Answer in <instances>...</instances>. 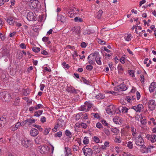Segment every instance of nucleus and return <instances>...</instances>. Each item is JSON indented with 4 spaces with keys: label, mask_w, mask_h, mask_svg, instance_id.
<instances>
[{
    "label": "nucleus",
    "mask_w": 156,
    "mask_h": 156,
    "mask_svg": "<svg viewBox=\"0 0 156 156\" xmlns=\"http://www.w3.org/2000/svg\"><path fill=\"white\" fill-rule=\"evenodd\" d=\"M135 143L136 145L142 149H145L146 146L144 145V142L141 135H139L137 137H134Z\"/></svg>",
    "instance_id": "nucleus-1"
},
{
    "label": "nucleus",
    "mask_w": 156,
    "mask_h": 156,
    "mask_svg": "<svg viewBox=\"0 0 156 156\" xmlns=\"http://www.w3.org/2000/svg\"><path fill=\"white\" fill-rule=\"evenodd\" d=\"M0 98L3 101L9 102L11 99V95L6 91L0 92Z\"/></svg>",
    "instance_id": "nucleus-2"
},
{
    "label": "nucleus",
    "mask_w": 156,
    "mask_h": 156,
    "mask_svg": "<svg viewBox=\"0 0 156 156\" xmlns=\"http://www.w3.org/2000/svg\"><path fill=\"white\" fill-rule=\"evenodd\" d=\"M99 55L98 53H94L90 54L87 58L88 62L89 64L91 65L95 64V59L96 58V56Z\"/></svg>",
    "instance_id": "nucleus-3"
},
{
    "label": "nucleus",
    "mask_w": 156,
    "mask_h": 156,
    "mask_svg": "<svg viewBox=\"0 0 156 156\" xmlns=\"http://www.w3.org/2000/svg\"><path fill=\"white\" fill-rule=\"evenodd\" d=\"M38 150H39L40 153L42 154H46L47 153L49 150L48 147L47 145L40 146L37 147Z\"/></svg>",
    "instance_id": "nucleus-4"
},
{
    "label": "nucleus",
    "mask_w": 156,
    "mask_h": 156,
    "mask_svg": "<svg viewBox=\"0 0 156 156\" xmlns=\"http://www.w3.org/2000/svg\"><path fill=\"white\" fill-rule=\"evenodd\" d=\"M36 15L35 13L31 12H29L27 15V18L29 21L36 20Z\"/></svg>",
    "instance_id": "nucleus-5"
},
{
    "label": "nucleus",
    "mask_w": 156,
    "mask_h": 156,
    "mask_svg": "<svg viewBox=\"0 0 156 156\" xmlns=\"http://www.w3.org/2000/svg\"><path fill=\"white\" fill-rule=\"evenodd\" d=\"M21 144L24 147L27 148H30L32 147V145L31 141L28 140H22Z\"/></svg>",
    "instance_id": "nucleus-6"
},
{
    "label": "nucleus",
    "mask_w": 156,
    "mask_h": 156,
    "mask_svg": "<svg viewBox=\"0 0 156 156\" xmlns=\"http://www.w3.org/2000/svg\"><path fill=\"white\" fill-rule=\"evenodd\" d=\"M83 150L85 156H92L93 151L92 150L89 148H83Z\"/></svg>",
    "instance_id": "nucleus-7"
},
{
    "label": "nucleus",
    "mask_w": 156,
    "mask_h": 156,
    "mask_svg": "<svg viewBox=\"0 0 156 156\" xmlns=\"http://www.w3.org/2000/svg\"><path fill=\"white\" fill-rule=\"evenodd\" d=\"M127 87L124 84H121L115 88V90L119 91H125L127 90Z\"/></svg>",
    "instance_id": "nucleus-8"
},
{
    "label": "nucleus",
    "mask_w": 156,
    "mask_h": 156,
    "mask_svg": "<svg viewBox=\"0 0 156 156\" xmlns=\"http://www.w3.org/2000/svg\"><path fill=\"white\" fill-rule=\"evenodd\" d=\"M148 107L151 111H153L155 108L156 105L154 100H151L148 102Z\"/></svg>",
    "instance_id": "nucleus-9"
},
{
    "label": "nucleus",
    "mask_w": 156,
    "mask_h": 156,
    "mask_svg": "<svg viewBox=\"0 0 156 156\" xmlns=\"http://www.w3.org/2000/svg\"><path fill=\"white\" fill-rule=\"evenodd\" d=\"M66 14L70 18H73L76 15V13L74 12V8L71 7L69 10L67 11Z\"/></svg>",
    "instance_id": "nucleus-10"
},
{
    "label": "nucleus",
    "mask_w": 156,
    "mask_h": 156,
    "mask_svg": "<svg viewBox=\"0 0 156 156\" xmlns=\"http://www.w3.org/2000/svg\"><path fill=\"white\" fill-rule=\"evenodd\" d=\"M66 90L67 92L70 93H76V90L71 85L67 86L66 87Z\"/></svg>",
    "instance_id": "nucleus-11"
},
{
    "label": "nucleus",
    "mask_w": 156,
    "mask_h": 156,
    "mask_svg": "<svg viewBox=\"0 0 156 156\" xmlns=\"http://www.w3.org/2000/svg\"><path fill=\"white\" fill-rule=\"evenodd\" d=\"M114 111V106L113 105H110L106 109L107 113L109 115H112Z\"/></svg>",
    "instance_id": "nucleus-12"
},
{
    "label": "nucleus",
    "mask_w": 156,
    "mask_h": 156,
    "mask_svg": "<svg viewBox=\"0 0 156 156\" xmlns=\"http://www.w3.org/2000/svg\"><path fill=\"white\" fill-rule=\"evenodd\" d=\"M143 108V106L141 104H139L136 106H133L131 108L134 110L136 112H139L142 111Z\"/></svg>",
    "instance_id": "nucleus-13"
},
{
    "label": "nucleus",
    "mask_w": 156,
    "mask_h": 156,
    "mask_svg": "<svg viewBox=\"0 0 156 156\" xmlns=\"http://www.w3.org/2000/svg\"><path fill=\"white\" fill-rule=\"evenodd\" d=\"M30 133L31 136H36L39 133L38 130L34 128H32L30 130Z\"/></svg>",
    "instance_id": "nucleus-14"
},
{
    "label": "nucleus",
    "mask_w": 156,
    "mask_h": 156,
    "mask_svg": "<svg viewBox=\"0 0 156 156\" xmlns=\"http://www.w3.org/2000/svg\"><path fill=\"white\" fill-rule=\"evenodd\" d=\"M84 104L85 105L86 108H87L86 112L88 111L93 106V104L89 101H86L84 103Z\"/></svg>",
    "instance_id": "nucleus-15"
},
{
    "label": "nucleus",
    "mask_w": 156,
    "mask_h": 156,
    "mask_svg": "<svg viewBox=\"0 0 156 156\" xmlns=\"http://www.w3.org/2000/svg\"><path fill=\"white\" fill-rule=\"evenodd\" d=\"M39 2L37 0H34L31 3L30 5L32 6L34 9L37 8Z\"/></svg>",
    "instance_id": "nucleus-16"
},
{
    "label": "nucleus",
    "mask_w": 156,
    "mask_h": 156,
    "mask_svg": "<svg viewBox=\"0 0 156 156\" xmlns=\"http://www.w3.org/2000/svg\"><path fill=\"white\" fill-rule=\"evenodd\" d=\"M6 123V118L5 117L0 118V127H3Z\"/></svg>",
    "instance_id": "nucleus-17"
},
{
    "label": "nucleus",
    "mask_w": 156,
    "mask_h": 156,
    "mask_svg": "<svg viewBox=\"0 0 156 156\" xmlns=\"http://www.w3.org/2000/svg\"><path fill=\"white\" fill-rule=\"evenodd\" d=\"M57 19L58 21H60L61 22L64 23L66 21V18L65 16L60 14L58 15Z\"/></svg>",
    "instance_id": "nucleus-18"
},
{
    "label": "nucleus",
    "mask_w": 156,
    "mask_h": 156,
    "mask_svg": "<svg viewBox=\"0 0 156 156\" xmlns=\"http://www.w3.org/2000/svg\"><path fill=\"white\" fill-rule=\"evenodd\" d=\"M27 122V125L30 126L33 123L35 122V120L34 119H27L26 120Z\"/></svg>",
    "instance_id": "nucleus-19"
},
{
    "label": "nucleus",
    "mask_w": 156,
    "mask_h": 156,
    "mask_svg": "<svg viewBox=\"0 0 156 156\" xmlns=\"http://www.w3.org/2000/svg\"><path fill=\"white\" fill-rule=\"evenodd\" d=\"M93 151L97 153H98L101 151V148L98 145L94 146L93 147Z\"/></svg>",
    "instance_id": "nucleus-20"
},
{
    "label": "nucleus",
    "mask_w": 156,
    "mask_h": 156,
    "mask_svg": "<svg viewBox=\"0 0 156 156\" xmlns=\"http://www.w3.org/2000/svg\"><path fill=\"white\" fill-rule=\"evenodd\" d=\"M155 83L153 82L152 83L149 88V91L150 92H153L155 89Z\"/></svg>",
    "instance_id": "nucleus-21"
},
{
    "label": "nucleus",
    "mask_w": 156,
    "mask_h": 156,
    "mask_svg": "<svg viewBox=\"0 0 156 156\" xmlns=\"http://www.w3.org/2000/svg\"><path fill=\"white\" fill-rule=\"evenodd\" d=\"M78 116H81L84 119H88V115L86 113H79L76 115V117Z\"/></svg>",
    "instance_id": "nucleus-22"
},
{
    "label": "nucleus",
    "mask_w": 156,
    "mask_h": 156,
    "mask_svg": "<svg viewBox=\"0 0 156 156\" xmlns=\"http://www.w3.org/2000/svg\"><path fill=\"white\" fill-rule=\"evenodd\" d=\"M80 27H74L73 29V31L75 32V33L77 34L80 33Z\"/></svg>",
    "instance_id": "nucleus-23"
},
{
    "label": "nucleus",
    "mask_w": 156,
    "mask_h": 156,
    "mask_svg": "<svg viewBox=\"0 0 156 156\" xmlns=\"http://www.w3.org/2000/svg\"><path fill=\"white\" fill-rule=\"evenodd\" d=\"M99 55H97L96 56V58H95V61L96 63L98 65H101V58L99 57Z\"/></svg>",
    "instance_id": "nucleus-24"
},
{
    "label": "nucleus",
    "mask_w": 156,
    "mask_h": 156,
    "mask_svg": "<svg viewBox=\"0 0 156 156\" xmlns=\"http://www.w3.org/2000/svg\"><path fill=\"white\" fill-rule=\"evenodd\" d=\"M111 131L113 133L114 135H117L119 133V130L117 128H112L111 129Z\"/></svg>",
    "instance_id": "nucleus-25"
},
{
    "label": "nucleus",
    "mask_w": 156,
    "mask_h": 156,
    "mask_svg": "<svg viewBox=\"0 0 156 156\" xmlns=\"http://www.w3.org/2000/svg\"><path fill=\"white\" fill-rule=\"evenodd\" d=\"M95 98L97 99L98 100L102 99L105 98V95L103 94L100 93L98 95H96Z\"/></svg>",
    "instance_id": "nucleus-26"
},
{
    "label": "nucleus",
    "mask_w": 156,
    "mask_h": 156,
    "mask_svg": "<svg viewBox=\"0 0 156 156\" xmlns=\"http://www.w3.org/2000/svg\"><path fill=\"white\" fill-rule=\"evenodd\" d=\"M103 13V12L101 10H99L96 13V17L98 19H100Z\"/></svg>",
    "instance_id": "nucleus-27"
},
{
    "label": "nucleus",
    "mask_w": 156,
    "mask_h": 156,
    "mask_svg": "<svg viewBox=\"0 0 156 156\" xmlns=\"http://www.w3.org/2000/svg\"><path fill=\"white\" fill-rule=\"evenodd\" d=\"M114 141L116 143L119 144L121 142L122 140L120 136H116L114 139Z\"/></svg>",
    "instance_id": "nucleus-28"
},
{
    "label": "nucleus",
    "mask_w": 156,
    "mask_h": 156,
    "mask_svg": "<svg viewBox=\"0 0 156 156\" xmlns=\"http://www.w3.org/2000/svg\"><path fill=\"white\" fill-rule=\"evenodd\" d=\"M132 38V36L130 34H128L124 37L125 40L127 41H130Z\"/></svg>",
    "instance_id": "nucleus-29"
},
{
    "label": "nucleus",
    "mask_w": 156,
    "mask_h": 156,
    "mask_svg": "<svg viewBox=\"0 0 156 156\" xmlns=\"http://www.w3.org/2000/svg\"><path fill=\"white\" fill-rule=\"evenodd\" d=\"M20 122H17L15 125V126L12 127H11L12 129L11 130L12 131H15L17 129L18 127L20 126Z\"/></svg>",
    "instance_id": "nucleus-30"
},
{
    "label": "nucleus",
    "mask_w": 156,
    "mask_h": 156,
    "mask_svg": "<svg viewBox=\"0 0 156 156\" xmlns=\"http://www.w3.org/2000/svg\"><path fill=\"white\" fill-rule=\"evenodd\" d=\"M65 133L69 138H71V137L72 133L69 130H66L65 132Z\"/></svg>",
    "instance_id": "nucleus-31"
},
{
    "label": "nucleus",
    "mask_w": 156,
    "mask_h": 156,
    "mask_svg": "<svg viewBox=\"0 0 156 156\" xmlns=\"http://www.w3.org/2000/svg\"><path fill=\"white\" fill-rule=\"evenodd\" d=\"M35 143L37 144H39L42 141L41 137L38 136L34 140Z\"/></svg>",
    "instance_id": "nucleus-32"
},
{
    "label": "nucleus",
    "mask_w": 156,
    "mask_h": 156,
    "mask_svg": "<svg viewBox=\"0 0 156 156\" xmlns=\"http://www.w3.org/2000/svg\"><path fill=\"white\" fill-rule=\"evenodd\" d=\"M42 112L43 111L42 110L37 111L35 112L34 116L39 117L42 114Z\"/></svg>",
    "instance_id": "nucleus-33"
},
{
    "label": "nucleus",
    "mask_w": 156,
    "mask_h": 156,
    "mask_svg": "<svg viewBox=\"0 0 156 156\" xmlns=\"http://www.w3.org/2000/svg\"><path fill=\"white\" fill-rule=\"evenodd\" d=\"M119 73H122L123 71V69L122 68V65L119 64L117 67Z\"/></svg>",
    "instance_id": "nucleus-34"
},
{
    "label": "nucleus",
    "mask_w": 156,
    "mask_h": 156,
    "mask_svg": "<svg viewBox=\"0 0 156 156\" xmlns=\"http://www.w3.org/2000/svg\"><path fill=\"white\" fill-rule=\"evenodd\" d=\"M66 151V153L67 156H68L69 155H71V149L68 147H65Z\"/></svg>",
    "instance_id": "nucleus-35"
},
{
    "label": "nucleus",
    "mask_w": 156,
    "mask_h": 156,
    "mask_svg": "<svg viewBox=\"0 0 156 156\" xmlns=\"http://www.w3.org/2000/svg\"><path fill=\"white\" fill-rule=\"evenodd\" d=\"M147 138L149 140H150L152 143H154V142L153 138H152L151 135L147 134L146 136Z\"/></svg>",
    "instance_id": "nucleus-36"
},
{
    "label": "nucleus",
    "mask_w": 156,
    "mask_h": 156,
    "mask_svg": "<svg viewBox=\"0 0 156 156\" xmlns=\"http://www.w3.org/2000/svg\"><path fill=\"white\" fill-rule=\"evenodd\" d=\"M131 130L133 136H134L136 134V129L133 127H131Z\"/></svg>",
    "instance_id": "nucleus-37"
},
{
    "label": "nucleus",
    "mask_w": 156,
    "mask_h": 156,
    "mask_svg": "<svg viewBox=\"0 0 156 156\" xmlns=\"http://www.w3.org/2000/svg\"><path fill=\"white\" fill-rule=\"evenodd\" d=\"M20 98L19 97L17 98L15 100L14 102L13 103L14 105H19L20 102Z\"/></svg>",
    "instance_id": "nucleus-38"
},
{
    "label": "nucleus",
    "mask_w": 156,
    "mask_h": 156,
    "mask_svg": "<svg viewBox=\"0 0 156 156\" xmlns=\"http://www.w3.org/2000/svg\"><path fill=\"white\" fill-rule=\"evenodd\" d=\"M127 146L130 149H132L133 148V142L131 141H129L127 143Z\"/></svg>",
    "instance_id": "nucleus-39"
},
{
    "label": "nucleus",
    "mask_w": 156,
    "mask_h": 156,
    "mask_svg": "<svg viewBox=\"0 0 156 156\" xmlns=\"http://www.w3.org/2000/svg\"><path fill=\"white\" fill-rule=\"evenodd\" d=\"M32 50L35 52H38L40 51L41 49L38 47H34L32 48Z\"/></svg>",
    "instance_id": "nucleus-40"
},
{
    "label": "nucleus",
    "mask_w": 156,
    "mask_h": 156,
    "mask_svg": "<svg viewBox=\"0 0 156 156\" xmlns=\"http://www.w3.org/2000/svg\"><path fill=\"white\" fill-rule=\"evenodd\" d=\"M62 135V133L61 131H59L55 133V137H60Z\"/></svg>",
    "instance_id": "nucleus-41"
},
{
    "label": "nucleus",
    "mask_w": 156,
    "mask_h": 156,
    "mask_svg": "<svg viewBox=\"0 0 156 156\" xmlns=\"http://www.w3.org/2000/svg\"><path fill=\"white\" fill-rule=\"evenodd\" d=\"M50 129L51 128H45L44 132V134L45 135H47L49 133Z\"/></svg>",
    "instance_id": "nucleus-42"
},
{
    "label": "nucleus",
    "mask_w": 156,
    "mask_h": 156,
    "mask_svg": "<svg viewBox=\"0 0 156 156\" xmlns=\"http://www.w3.org/2000/svg\"><path fill=\"white\" fill-rule=\"evenodd\" d=\"M128 108L126 107H122L121 109L122 112L123 113H125L127 112Z\"/></svg>",
    "instance_id": "nucleus-43"
},
{
    "label": "nucleus",
    "mask_w": 156,
    "mask_h": 156,
    "mask_svg": "<svg viewBox=\"0 0 156 156\" xmlns=\"http://www.w3.org/2000/svg\"><path fill=\"white\" fill-rule=\"evenodd\" d=\"M33 126L34 127L37 128L40 131H42L43 130L42 128L41 127V126L39 125L34 124L33 125Z\"/></svg>",
    "instance_id": "nucleus-44"
},
{
    "label": "nucleus",
    "mask_w": 156,
    "mask_h": 156,
    "mask_svg": "<svg viewBox=\"0 0 156 156\" xmlns=\"http://www.w3.org/2000/svg\"><path fill=\"white\" fill-rule=\"evenodd\" d=\"M62 65L65 68L69 69L70 66L68 64H67L65 62H63L62 63Z\"/></svg>",
    "instance_id": "nucleus-45"
},
{
    "label": "nucleus",
    "mask_w": 156,
    "mask_h": 156,
    "mask_svg": "<svg viewBox=\"0 0 156 156\" xmlns=\"http://www.w3.org/2000/svg\"><path fill=\"white\" fill-rule=\"evenodd\" d=\"M102 124L104 126H107L108 128L109 127V126H108V123H107L106 121L104 119L102 120L101 121Z\"/></svg>",
    "instance_id": "nucleus-46"
},
{
    "label": "nucleus",
    "mask_w": 156,
    "mask_h": 156,
    "mask_svg": "<svg viewBox=\"0 0 156 156\" xmlns=\"http://www.w3.org/2000/svg\"><path fill=\"white\" fill-rule=\"evenodd\" d=\"M93 69V66L91 64L87 65L86 66V69L89 71H91Z\"/></svg>",
    "instance_id": "nucleus-47"
},
{
    "label": "nucleus",
    "mask_w": 156,
    "mask_h": 156,
    "mask_svg": "<svg viewBox=\"0 0 156 156\" xmlns=\"http://www.w3.org/2000/svg\"><path fill=\"white\" fill-rule=\"evenodd\" d=\"M17 58L19 59H21L23 57V54L20 51V52H17Z\"/></svg>",
    "instance_id": "nucleus-48"
},
{
    "label": "nucleus",
    "mask_w": 156,
    "mask_h": 156,
    "mask_svg": "<svg viewBox=\"0 0 156 156\" xmlns=\"http://www.w3.org/2000/svg\"><path fill=\"white\" fill-rule=\"evenodd\" d=\"M79 110L81 111H85L86 112V108L85 105H81L80 108Z\"/></svg>",
    "instance_id": "nucleus-49"
},
{
    "label": "nucleus",
    "mask_w": 156,
    "mask_h": 156,
    "mask_svg": "<svg viewBox=\"0 0 156 156\" xmlns=\"http://www.w3.org/2000/svg\"><path fill=\"white\" fill-rule=\"evenodd\" d=\"M104 132L108 136L110 135V132L109 130L106 128L104 129Z\"/></svg>",
    "instance_id": "nucleus-50"
},
{
    "label": "nucleus",
    "mask_w": 156,
    "mask_h": 156,
    "mask_svg": "<svg viewBox=\"0 0 156 156\" xmlns=\"http://www.w3.org/2000/svg\"><path fill=\"white\" fill-rule=\"evenodd\" d=\"M83 142L84 144H87L88 143L89 140L87 137H85L83 140Z\"/></svg>",
    "instance_id": "nucleus-51"
},
{
    "label": "nucleus",
    "mask_w": 156,
    "mask_h": 156,
    "mask_svg": "<svg viewBox=\"0 0 156 156\" xmlns=\"http://www.w3.org/2000/svg\"><path fill=\"white\" fill-rule=\"evenodd\" d=\"M74 20L76 22H81L83 21V20L82 19L79 18L78 17H76L75 18Z\"/></svg>",
    "instance_id": "nucleus-52"
},
{
    "label": "nucleus",
    "mask_w": 156,
    "mask_h": 156,
    "mask_svg": "<svg viewBox=\"0 0 156 156\" xmlns=\"http://www.w3.org/2000/svg\"><path fill=\"white\" fill-rule=\"evenodd\" d=\"M43 105L41 104H39L34 107L35 110H37L41 107H43Z\"/></svg>",
    "instance_id": "nucleus-53"
},
{
    "label": "nucleus",
    "mask_w": 156,
    "mask_h": 156,
    "mask_svg": "<svg viewBox=\"0 0 156 156\" xmlns=\"http://www.w3.org/2000/svg\"><path fill=\"white\" fill-rule=\"evenodd\" d=\"M81 81H83V82L85 83H86L87 84H88L89 83V81L88 80H87L84 77L82 78L81 80Z\"/></svg>",
    "instance_id": "nucleus-54"
},
{
    "label": "nucleus",
    "mask_w": 156,
    "mask_h": 156,
    "mask_svg": "<svg viewBox=\"0 0 156 156\" xmlns=\"http://www.w3.org/2000/svg\"><path fill=\"white\" fill-rule=\"evenodd\" d=\"M93 140L94 141L97 143H99L100 140L99 138L96 136H94L93 137Z\"/></svg>",
    "instance_id": "nucleus-55"
},
{
    "label": "nucleus",
    "mask_w": 156,
    "mask_h": 156,
    "mask_svg": "<svg viewBox=\"0 0 156 156\" xmlns=\"http://www.w3.org/2000/svg\"><path fill=\"white\" fill-rule=\"evenodd\" d=\"M81 126L84 129H86L87 126L86 123L84 122H81Z\"/></svg>",
    "instance_id": "nucleus-56"
},
{
    "label": "nucleus",
    "mask_w": 156,
    "mask_h": 156,
    "mask_svg": "<svg viewBox=\"0 0 156 156\" xmlns=\"http://www.w3.org/2000/svg\"><path fill=\"white\" fill-rule=\"evenodd\" d=\"M119 61L122 64H123L125 62V58L123 57H122L120 58Z\"/></svg>",
    "instance_id": "nucleus-57"
},
{
    "label": "nucleus",
    "mask_w": 156,
    "mask_h": 156,
    "mask_svg": "<svg viewBox=\"0 0 156 156\" xmlns=\"http://www.w3.org/2000/svg\"><path fill=\"white\" fill-rule=\"evenodd\" d=\"M96 127L99 129H101L103 128V126L101 123L99 122H98L96 124Z\"/></svg>",
    "instance_id": "nucleus-58"
},
{
    "label": "nucleus",
    "mask_w": 156,
    "mask_h": 156,
    "mask_svg": "<svg viewBox=\"0 0 156 156\" xmlns=\"http://www.w3.org/2000/svg\"><path fill=\"white\" fill-rule=\"evenodd\" d=\"M49 40V37H44L42 38V40L44 42H46Z\"/></svg>",
    "instance_id": "nucleus-59"
},
{
    "label": "nucleus",
    "mask_w": 156,
    "mask_h": 156,
    "mask_svg": "<svg viewBox=\"0 0 156 156\" xmlns=\"http://www.w3.org/2000/svg\"><path fill=\"white\" fill-rule=\"evenodd\" d=\"M20 47L22 49H25L26 48V45L24 43H21L20 44Z\"/></svg>",
    "instance_id": "nucleus-60"
},
{
    "label": "nucleus",
    "mask_w": 156,
    "mask_h": 156,
    "mask_svg": "<svg viewBox=\"0 0 156 156\" xmlns=\"http://www.w3.org/2000/svg\"><path fill=\"white\" fill-rule=\"evenodd\" d=\"M98 43L102 44H104L105 43V41L102 40L100 39H98Z\"/></svg>",
    "instance_id": "nucleus-61"
},
{
    "label": "nucleus",
    "mask_w": 156,
    "mask_h": 156,
    "mask_svg": "<svg viewBox=\"0 0 156 156\" xmlns=\"http://www.w3.org/2000/svg\"><path fill=\"white\" fill-rule=\"evenodd\" d=\"M129 74L131 76L133 77L134 76V73L133 70H130L129 72Z\"/></svg>",
    "instance_id": "nucleus-62"
},
{
    "label": "nucleus",
    "mask_w": 156,
    "mask_h": 156,
    "mask_svg": "<svg viewBox=\"0 0 156 156\" xmlns=\"http://www.w3.org/2000/svg\"><path fill=\"white\" fill-rule=\"evenodd\" d=\"M126 100H127V101L129 103L131 102L132 101V99H131V97L129 96L127 97L126 99Z\"/></svg>",
    "instance_id": "nucleus-63"
},
{
    "label": "nucleus",
    "mask_w": 156,
    "mask_h": 156,
    "mask_svg": "<svg viewBox=\"0 0 156 156\" xmlns=\"http://www.w3.org/2000/svg\"><path fill=\"white\" fill-rule=\"evenodd\" d=\"M122 155V156H131L130 154L126 152H124Z\"/></svg>",
    "instance_id": "nucleus-64"
}]
</instances>
